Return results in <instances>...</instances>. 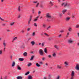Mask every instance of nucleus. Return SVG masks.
Returning a JSON list of instances; mask_svg holds the SVG:
<instances>
[{"mask_svg":"<svg viewBox=\"0 0 79 79\" xmlns=\"http://www.w3.org/2000/svg\"><path fill=\"white\" fill-rule=\"evenodd\" d=\"M3 45L4 46V47H5V46H6V44L5 42H4L3 43Z\"/></svg>","mask_w":79,"mask_h":79,"instance_id":"25","label":"nucleus"},{"mask_svg":"<svg viewBox=\"0 0 79 79\" xmlns=\"http://www.w3.org/2000/svg\"><path fill=\"white\" fill-rule=\"evenodd\" d=\"M51 27H50V26H49V27H48L47 28V30H49V29H50Z\"/></svg>","mask_w":79,"mask_h":79,"instance_id":"32","label":"nucleus"},{"mask_svg":"<svg viewBox=\"0 0 79 79\" xmlns=\"http://www.w3.org/2000/svg\"><path fill=\"white\" fill-rule=\"evenodd\" d=\"M28 79H32V77L31 75L28 76Z\"/></svg>","mask_w":79,"mask_h":79,"instance_id":"8","label":"nucleus"},{"mask_svg":"<svg viewBox=\"0 0 79 79\" xmlns=\"http://www.w3.org/2000/svg\"><path fill=\"white\" fill-rule=\"evenodd\" d=\"M70 79H74V77L71 76V77Z\"/></svg>","mask_w":79,"mask_h":79,"instance_id":"46","label":"nucleus"},{"mask_svg":"<svg viewBox=\"0 0 79 79\" xmlns=\"http://www.w3.org/2000/svg\"><path fill=\"white\" fill-rule=\"evenodd\" d=\"M17 69L19 70H21V68L19 67V66L18 65L17 67Z\"/></svg>","mask_w":79,"mask_h":79,"instance_id":"14","label":"nucleus"},{"mask_svg":"<svg viewBox=\"0 0 79 79\" xmlns=\"http://www.w3.org/2000/svg\"><path fill=\"white\" fill-rule=\"evenodd\" d=\"M35 32H33L32 34V36H34V35H35Z\"/></svg>","mask_w":79,"mask_h":79,"instance_id":"34","label":"nucleus"},{"mask_svg":"<svg viewBox=\"0 0 79 79\" xmlns=\"http://www.w3.org/2000/svg\"><path fill=\"white\" fill-rule=\"evenodd\" d=\"M44 79H47V77H44Z\"/></svg>","mask_w":79,"mask_h":79,"instance_id":"64","label":"nucleus"},{"mask_svg":"<svg viewBox=\"0 0 79 79\" xmlns=\"http://www.w3.org/2000/svg\"><path fill=\"white\" fill-rule=\"evenodd\" d=\"M19 61H23L24 60V59L22 58H19Z\"/></svg>","mask_w":79,"mask_h":79,"instance_id":"18","label":"nucleus"},{"mask_svg":"<svg viewBox=\"0 0 79 79\" xmlns=\"http://www.w3.org/2000/svg\"><path fill=\"white\" fill-rule=\"evenodd\" d=\"M20 6H19L18 8V10L19 11H20Z\"/></svg>","mask_w":79,"mask_h":79,"instance_id":"47","label":"nucleus"},{"mask_svg":"<svg viewBox=\"0 0 79 79\" xmlns=\"http://www.w3.org/2000/svg\"><path fill=\"white\" fill-rule=\"evenodd\" d=\"M57 69H61V66H59V65H57Z\"/></svg>","mask_w":79,"mask_h":79,"instance_id":"15","label":"nucleus"},{"mask_svg":"<svg viewBox=\"0 0 79 79\" xmlns=\"http://www.w3.org/2000/svg\"><path fill=\"white\" fill-rule=\"evenodd\" d=\"M77 35L78 37H79V33H77Z\"/></svg>","mask_w":79,"mask_h":79,"instance_id":"63","label":"nucleus"},{"mask_svg":"<svg viewBox=\"0 0 79 79\" xmlns=\"http://www.w3.org/2000/svg\"><path fill=\"white\" fill-rule=\"evenodd\" d=\"M22 78H23V77L21 76H18L17 77V79H22Z\"/></svg>","mask_w":79,"mask_h":79,"instance_id":"16","label":"nucleus"},{"mask_svg":"<svg viewBox=\"0 0 79 79\" xmlns=\"http://www.w3.org/2000/svg\"><path fill=\"white\" fill-rule=\"evenodd\" d=\"M42 60H45V58L43 57Z\"/></svg>","mask_w":79,"mask_h":79,"instance_id":"58","label":"nucleus"},{"mask_svg":"<svg viewBox=\"0 0 79 79\" xmlns=\"http://www.w3.org/2000/svg\"><path fill=\"white\" fill-rule=\"evenodd\" d=\"M68 31L69 32H71V31H72V28L71 27H69L68 29Z\"/></svg>","mask_w":79,"mask_h":79,"instance_id":"23","label":"nucleus"},{"mask_svg":"<svg viewBox=\"0 0 79 79\" xmlns=\"http://www.w3.org/2000/svg\"><path fill=\"white\" fill-rule=\"evenodd\" d=\"M67 11V10L66 9H64L62 11V13L63 15H64L66 12Z\"/></svg>","mask_w":79,"mask_h":79,"instance_id":"7","label":"nucleus"},{"mask_svg":"<svg viewBox=\"0 0 79 79\" xmlns=\"http://www.w3.org/2000/svg\"><path fill=\"white\" fill-rule=\"evenodd\" d=\"M74 72L72 71L71 73V76L74 77Z\"/></svg>","mask_w":79,"mask_h":79,"instance_id":"9","label":"nucleus"},{"mask_svg":"<svg viewBox=\"0 0 79 79\" xmlns=\"http://www.w3.org/2000/svg\"><path fill=\"white\" fill-rule=\"evenodd\" d=\"M46 17L47 18H49V19H50V18H52V16L49 13H47L46 14Z\"/></svg>","mask_w":79,"mask_h":79,"instance_id":"1","label":"nucleus"},{"mask_svg":"<svg viewBox=\"0 0 79 79\" xmlns=\"http://www.w3.org/2000/svg\"><path fill=\"white\" fill-rule=\"evenodd\" d=\"M36 65L37 67H40V65L38 63H36Z\"/></svg>","mask_w":79,"mask_h":79,"instance_id":"22","label":"nucleus"},{"mask_svg":"<svg viewBox=\"0 0 79 79\" xmlns=\"http://www.w3.org/2000/svg\"><path fill=\"white\" fill-rule=\"evenodd\" d=\"M27 53L26 52H25L23 53V56H27Z\"/></svg>","mask_w":79,"mask_h":79,"instance_id":"20","label":"nucleus"},{"mask_svg":"<svg viewBox=\"0 0 79 79\" xmlns=\"http://www.w3.org/2000/svg\"><path fill=\"white\" fill-rule=\"evenodd\" d=\"M40 8H43V6L42 5H41L40 6Z\"/></svg>","mask_w":79,"mask_h":79,"instance_id":"55","label":"nucleus"},{"mask_svg":"<svg viewBox=\"0 0 79 79\" xmlns=\"http://www.w3.org/2000/svg\"><path fill=\"white\" fill-rule=\"evenodd\" d=\"M75 27L76 28H79V25H76Z\"/></svg>","mask_w":79,"mask_h":79,"instance_id":"38","label":"nucleus"},{"mask_svg":"<svg viewBox=\"0 0 79 79\" xmlns=\"http://www.w3.org/2000/svg\"><path fill=\"white\" fill-rule=\"evenodd\" d=\"M34 26H35V27H37V23H34Z\"/></svg>","mask_w":79,"mask_h":79,"instance_id":"36","label":"nucleus"},{"mask_svg":"<svg viewBox=\"0 0 79 79\" xmlns=\"http://www.w3.org/2000/svg\"><path fill=\"white\" fill-rule=\"evenodd\" d=\"M44 52L45 53H47V48H45Z\"/></svg>","mask_w":79,"mask_h":79,"instance_id":"24","label":"nucleus"},{"mask_svg":"<svg viewBox=\"0 0 79 79\" xmlns=\"http://www.w3.org/2000/svg\"><path fill=\"white\" fill-rule=\"evenodd\" d=\"M31 43L32 44V45H34L35 44V42L34 41H32L31 42Z\"/></svg>","mask_w":79,"mask_h":79,"instance_id":"17","label":"nucleus"},{"mask_svg":"<svg viewBox=\"0 0 79 79\" xmlns=\"http://www.w3.org/2000/svg\"><path fill=\"white\" fill-rule=\"evenodd\" d=\"M33 2L35 3H37V2Z\"/></svg>","mask_w":79,"mask_h":79,"instance_id":"59","label":"nucleus"},{"mask_svg":"<svg viewBox=\"0 0 79 79\" xmlns=\"http://www.w3.org/2000/svg\"><path fill=\"white\" fill-rule=\"evenodd\" d=\"M15 24V23H11L10 24L11 25V26H13V25H14V24Z\"/></svg>","mask_w":79,"mask_h":79,"instance_id":"35","label":"nucleus"},{"mask_svg":"<svg viewBox=\"0 0 79 79\" xmlns=\"http://www.w3.org/2000/svg\"><path fill=\"white\" fill-rule=\"evenodd\" d=\"M7 31V32H10V30H6Z\"/></svg>","mask_w":79,"mask_h":79,"instance_id":"62","label":"nucleus"},{"mask_svg":"<svg viewBox=\"0 0 79 79\" xmlns=\"http://www.w3.org/2000/svg\"><path fill=\"white\" fill-rule=\"evenodd\" d=\"M43 27H44V28H45V27H46V25L44 23L43 24Z\"/></svg>","mask_w":79,"mask_h":79,"instance_id":"29","label":"nucleus"},{"mask_svg":"<svg viewBox=\"0 0 79 79\" xmlns=\"http://www.w3.org/2000/svg\"><path fill=\"white\" fill-rule=\"evenodd\" d=\"M48 57L49 58H52V55H48Z\"/></svg>","mask_w":79,"mask_h":79,"instance_id":"39","label":"nucleus"},{"mask_svg":"<svg viewBox=\"0 0 79 79\" xmlns=\"http://www.w3.org/2000/svg\"><path fill=\"white\" fill-rule=\"evenodd\" d=\"M52 56L53 57H55V56H56V53H53L52 54Z\"/></svg>","mask_w":79,"mask_h":79,"instance_id":"26","label":"nucleus"},{"mask_svg":"<svg viewBox=\"0 0 79 79\" xmlns=\"http://www.w3.org/2000/svg\"><path fill=\"white\" fill-rule=\"evenodd\" d=\"M54 47L57 49V50H59V48L56 45L54 46Z\"/></svg>","mask_w":79,"mask_h":79,"instance_id":"13","label":"nucleus"},{"mask_svg":"<svg viewBox=\"0 0 79 79\" xmlns=\"http://www.w3.org/2000/svg\"><path fill=\"white\" fill-rule=\"evenodd\" d=\"M2 26H5V23H3V24H2Z\"/></svg>","mask_w":79,"mask_h":79,"instance_id":"60","label":"nucleus"},{"mask_svg":"<svg viewBox=\"0 0 79 79\" xmlns=\"http://www.w3.org/2000/svg\"><path fill=\"white\" fill-rule=\"evenodd\" d=\"M38 18H39V16H38L36 18V19L34 20V21H37Z\"/></svg>","mask_w":79,"mask_h":79,"instance_id":"21","label":"nucleus"},{"mask_svg":"<svg viewBox=\"0 0 79 79\" xmlns=\"http://www.w3.org/2000/svg\"><path fill=\"white\" fill-rule=\"evenodd\" d=\"M63 32H64V31H63V30H62L60 31V32L61 33Z\"/></svg>","mask_w":79,"mask_h":79,"instance_id":"54","label":"nucleus"},{"mask_svg":"<svg viewBox=\"0 0 79 79\" xmlns=\"http://www.w3.org/2000/svg\"><path fill=\"white\" fill-rule=\"evenodd\" d=\"M50 4L51 5V6H53V4L52 2L50 1Z\"/></svg>","mask_w":79,"mask_h":79,"instance_id":"31","label":"nucleus"},{"mask_svg":"<svg viewBox=\"0 0 79 79\" xmlns=\"http://www.w3.org/2000/svg\"><path fill=\"white\" fill-rule=\"evenodd\" d=\"M63 16V14L61 13H59V16L60 18H61V17H62Z\"/></svg>","mask_w":79,"mask_h":79,"instance_id":"12","label":"nucleus"},{"mask_svg":"<svg viewBox=\"0 0 79 79\" xmlns=\"http://www.w3.org/2000/svg\"><path fill=\"white\" fill-rule=\"evenodd\" d=\"M44 34L45 35H47V36L48 35V34H47V33H44Z\"/></svg>","mask_w":79,"mask_h":79,"instance_id":"61","label":"nucleus"},{"mask_svg":"<svg viewBox=\"0 0 79 79\" xmlns=\"http://www.w3.org/2000/svg\"><path fill=\"white\" fill-rule=\"evenodd\" d=\"M18 38L15 37L14 38L13 40L12 41V42H13L14 40H16Z\"/></svg>","mask_w":79,"mask_h":79,"instance_id":"33","label":"nucleus"},{"mask_svg":"<svg viewBox=\"0 0 79 79\" xmlns=\"http://www.w3.org/2000/svg\"><path fill=\"white\" fill-rule=\"evenodd\" d=\"M27 31H29L31 30V28H27Z\"/></svg>","mask_w":79,"mask_h":79,"instance_id":"42","label":"nucleus"},{"mask_svg":"<svg viewBox=\"0 0 79 79\" xmlns=\"http://www.w3.org/2000/svg\"><path fill=\"white\" fill-rule=\"evenodd\" d=\"M69 5H70L69 4L67 3V6H69Z\"/></svg>","mask_w":79,"mask_h":79,"instance_id":"52","label":"nucleus"},{"mask_svg":"<svg viewBox=\"0 0 79 79\" xmlns=\"http://www.w3.org/2000/svg\"><path fill=\"white\" fill-rule=\"evenodd\" d=\"M39 5V3H37L36 5L35 6L36 8H38Z\"/></svg>","mask_w":79,"mask_h":79,"instance_id":"30","label":"nucleus"},{"mask_svg":"<svg viewBox=\"0 0 79 79\" xmlns=\"http://www.w3.org/2000/svg\"><path fill=\"white\" fill-rule=\"evenodd\" d=\"M31 19H32V16H30V18L29 20L28 21V25H29V24H30V22L31 21Z\"/></svg>","mask_w":79,"mask_h":79,"instance_id":"5","label":"nucleus"},{"mask_svg":"<svg viewBox=\"0 0 79 79\" xmlns=\"http://www.w3.org/2000/svg\"><path fill=\"white\" fill-rule=\"evenodd\" d=\"M70 17H67L65 19V20L67 21H69V20L70 19Z\"/></svg>","mask_w":79,"mask_h":79,"instance_id":"19","label":"nucleus"},{"mask_svg":"<svg viewBox=\"0 0 79 79\" xmlns=\"http://www.w3.org/2000/svg\"><path fill=\"white\" fill-rule=\"evenodd\" d=\"M40 13H41V12H40V11H39L38 12V15L40 14Z\"/></svg>","mask_w":79,"mask_h":79,"instance_id":"49","label":"nucleus"},{"mask_svg":"<svg viewBox=\"0 0 79 79\" xmlns=\"http://www.w3.org/2000/svg\"><path fill=\"white\" fill-rule=\"evenodd\" d=\"M1 20L2 21H5V20H4V19H1Z\"/></svg>","mask_w":79,"mask_h":79,"instance_id":"57","label":"nucleus"},{"mask_svg":"<svg viewBox=\"0 0 79 79\" xmlns=\"http://www.w3.org/2000/svg\"><path fill=\"white\" fill-rule=\"evenodd\" d=\"M64 64H65V66H68L69 64L68 63V62L66 61L64 62Z\"/></svg>","mask_w":79,"mask_h":79,"instance_id":"10","label":"nucleus"},{"mask_svg":"<svg viewBox=\"0 0 79 79\" xmlns=\"http://www.w3.org/2000/svg\"><path fill=\"white\" fill-rule=\"evenodd\" d=\"M69 32H67V35H69Z\"/></svg>","mask_w":79,"mask_h":79,"instance_id":"50","label":"nucleus"},{"mask_svg":"<svg viewBox=\"0 0 79 79\" xmlns=\"http://www.w3.org/2000/svg\"><path fill=\"white\" fill-rule=\"evenodd\" d=\"M74 42V41L71 39H69L68 40V43L69 44H73Z\"/></svg>","mask_w":79,"mask_h":79,"instance_id":"3","label":"nucleus"},{"mask_svg":"<svg viewBox=\"0 0 79 79\" xmlns=\"http://www.w3.org/2000/svg\"><path fill=\"white\" fill-rule=\"evenodd\" d=\"M60 79V76H58L56 78V79Z\"/></svg>","mask_w":79,"mask_h":79,"instance_id":"40","label":"nucleus"},{"mask_svg":"<svg viewBox=\"0 0 79 79\" xmlns=\"http://www.w3.org/2000/svg\"><path fill=\"white\" fill-rule=\"evenodd\" d=\"M52 39V38H48V40H51Z\"/></svg>","mask_w":79,"mask_h":79,"instance_id":"45","label":"nucleus"},{"mask_svg":"<svg viewBox=\"0 0 79 79\" xmlns=\"http://www.w3.org/2000/svg\"><path fill=\"white\" fill-rule=\"evenodd\" d=\"M20 17H21V15H19L18 16V18H20Z\"/></svg>","mask_w":79,"mask_h":79,"instance_id":"56","label":"nucleus"},{"mask_svg":"<svg viewBox=\"0 0 79 79\" xmlns=\"http://www.w3.org/2000/svg\"><path fill=\"white\" fill-rule=\"evenodd\" d=\"M61 6H64V7L67 6V3L64 2L61 4Z\"/></svg>","mask_w":79,"mask_h":79,"instance_id":"6","label":"nucleus"},{"mask_svg":"<svg viewBox=\"0 0 79 79\" xmlns=\"http://www.w3.org/2000/svg\"><path fill=\"white\" fill-rule=\"evenodd\" d=\"M21 32L22 33H24V31L23 30H22L21 31Z\"/></svg>","mask_w":79,"mask_h":79,"instance_id":"48","label":"nucleus"},{"mask_svg":"<svg viewBox=\"0 0 79 79\" xmlns=\"http://www.w3.org/2000/svg\"><path fill=\"white\" fill-rule=\"evenodd\" d=\"M34 56H32L31 58L30 59V60H32L34 58Z\"/></svg>","mask_w":79,"mask_h":79,"instance_id":"27","label":"nucleus"},{"mask_svg":"<svg viewBox=\"0 0 79 79\" xmlns=\"http://www.w3.org/2000/svg\"><path fill=\"white\" fill-rule=\"evenodd\" d=\"M2 51L0 50V55H2Z\"/></svg>","mask_w":79,"mask_h":79,"instance_id":"43","label":"nucleus"},{"mask_svg":"<svg viewBox=\"0 0 79 79\" xmlns=\"http://www.w3.org/2000/svg\"><path fill=\"white\" fill-rule=\"evenodd\" d=\"M15 62L13 61V62L12 63V67H14V66H15Z\"/></svg>","mask_w":79,"mask_h":79,"instance_id":"11","label":"nucleus"},{"mask_svg":"<svg viewBox=\"0 0 79 79\" xmlns=\"http://www.w3.org/2000/svg\"><path fill=\"white\" fill-rule=\"evenodd\" d=\"M32 65V64L31 63H29L28 64V66L29 67Z\"/></svg>","mask_w":79,"mask_h":79,"instance_id":"28","label":"nucleus"},{"mask_svg":"<svg viewBox=\"0 0 79 79\" xmlns=\"http://www.w3.org/2000/svg\"><path fill=\"white\" fill-rule=\"evenodd\" d=\"M29 73L30 72H27V73H25V75H28V74H29Z\"/></svg>","mask_w":79,"mask_h":79,"instance_id":"37","label":"nucleus"},{"mask_svg":"<svg viewBox=\"0 0 79 79\" xmlns=\"http://www.w3.org/2000/svg\"><path fill=\"white\" fill-rule=\"evenodd\" d=\"M39 53L40 55L43 56L44 55V52H43V51L41 49H40L39 51Z\"/></svg>","mask_w":79,"mask_h":79,"instance_id":"2","label":"nucleus"},{"mask_svg":"<svg viewBox=\"0 0 79 79\" xmlns=\"http://www.w3.org/2000/svg\"><path fill=\"white\" fill-rule=\"evenodd\" d=\"M32 14H34V9H32Z\"/></svg>","mask_w":79,"mask_h":79,"instance_id":"41","label":"nucleus"},{"mask_svg":"<svg viewBox=\"0 0 79 79\" xmlns=\"http://www.w3.org/2000/svg\"><path fill=\"white\" fill-rule=\"evenodd\" d=\"M44 43H42V47L44 46Z\"/></svg>","mask_w":79,"mask_h":79,"instance_id":"44","label":"nucleus"},{"mask_svg":"<svg viewBox=\"0 0 79 79\" xmlns=\"http://www.w3.org/2000/svg\"><path fill=\"white\" fill-rule=\"evenodd\" d=\"M75 69L77 71H79V65L78 64H77L75 67Z\"/></svg>","mask_w":79,"mask_h":79,"instance_id":"4","label":"nucleus"},{"mask_svg":"<svg viewBox=\"0 0 79 79\" xmlns=\"http://www.w3.org/2000/svg\"><path fill=\"white\" fill-rule=\"evenodd\" d=\"M45 65L46 66H48V64L47 63H45Z\"/></svg>","mask_w":79,"mask_h":79,"instance_id":"51","label":"nucleus"},{"mask_svg":"<svg viewBox=\"0 0 79 79\" xmlns=\"http://www.w3.org/2000/svg\"><path fill=\"white\" fill-rule=\"evenodd\" d=\"M61 36V35L60 34L59 35L58 37H60Z\"/></svg>","mask_w":79,"mask_h":79,"instance_id":"53","label":"nucleus"}]
</instances>
